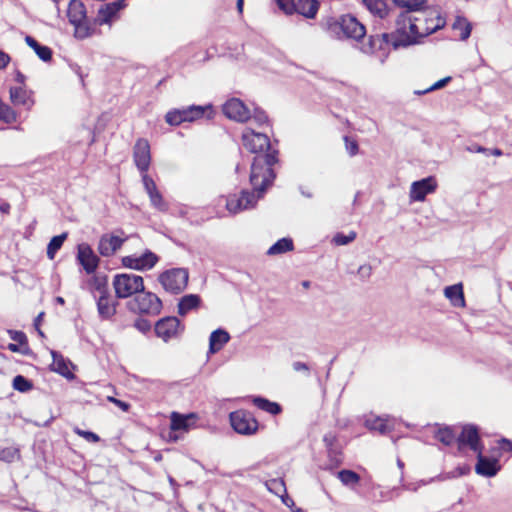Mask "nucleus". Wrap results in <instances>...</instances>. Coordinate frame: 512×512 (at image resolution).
<instances>
[{
  "label": "nucleus",
  "instance_id": "338daca9",
  "mask_svg": "<svg viewBox=\"0 0 512 512\" xmlns=\"http://www.w3.org/2000/svg\"><path fill=\"white\" fill-rule=\"evenodd\" d=\"M15 80H16L18 83H20V84L24 85L25 80H26V77H25V75H24V74H22L20 71H17V72H16V76H15Z\"/></svg>",
  "mask_w": 512,
  "mask_h": 512
},
{
  "label": "nucleus",
  "instance_id": "7ed1b4c3",
  "mask_svg": "<svg viewBox=\"0 0 512 512\" xmlns=\"http://www.w3.org/2000/svg\"><path fill=\"white\" fill-rule=\"evenodd\" d=\"M327 33L336 39L360 40L366 35L365 26L352 15H342L340 18H328L325 23Z\"/></svg>",
  "mask_w": 512,
  "mask_h": 512
},
{
  "label": "nucleus",
  "instance_id": "412c9836",
  "mask_svg": "<svg viewBox=\"0 0 512 512\" xmlns=\"http://www.w3.org/2000/svg\"><path fill=\"white\" fill-rule=\"evenodd\" d=\"M117 304L116 301L112 300L110 294L100 295L97 300L99 316L104 320L111 319L116 313Z\"/></svg>",
  "mask_w": 512,
  "mask_h": 512
},
{
  "label": "nucleus",
  "instance_id": "37998d69",
  "mask_svg": "<svg viewBox=\"0 0 512 512\" xmlns=\"http://www.w3.org/2000/svg\"><path fill=\"white\" fill-rule=\"evenodd\" d=\"M93 287L100 295L109 294L107 288V277L106 276H94L92 279Z\"/></svg>",
  "mask_w": 512,
  "mask_h": 512
},
{
  "label": "nucleus",
  "instance_id": "2eb2a0df",
  "mask_svg": "<svg viewBox=\"0 0 512 512\" xmlns=\"http://www.w3.org/2000/svg\"><path fill=\"white\" fill-rule=\"evenodd\" d=\"M437 188V181L434 176H428L418 181H414L410 188V199L412 201H424L426 196L433 193Z\"/></svg>",
  "mask_w": 512,
  "mask_h": 512
},
{
  "label": "nucleus",
  "instance_id": "052dcab7",
  "mask_svg": "<svg viewBox=\"0 0 512 512\" xmlns=\"http://www.w3.org/2000/svg\"><path fill=\"white\" fill-rule=\"evenodd\" d=\"M108 400L112 403H114L117 407H119L122 411L128 412L130 409V404L122 401L120 399H117L115 397H108Z\"/></svg>",
  "mask_w": 512,
  "mask_h": 512
},
{
  "label": "nucleus",
  "instance_id": "20e7f679",
  "mask_svg": "<svg viewBox=\"0 0 512 512\" xmlns=\"http://www.w3.org/2000/svg\"><path fill=\"white\" fill-rule=\"evenodd\" d=\"M115 295L119 299L129 298L144 290V280L133 273L116 274L113 278Z\"/></svg>",
  "mask_w": 512,
  "mask_h": 512
},
{
  "label": "nucleus",
  "instance_id": "f3484780",
  "mask_svg": "<svg viewBox=\"0 0 512 512\" xmlns=\"http://www.w3.org/2000/svg\"><path fill=\"white\" fill-rule=\"evenodd\" d=\"M77 259L87 274L94 273L99 265L98 256L86 243L78 245Z\"/></svg>",
  "mask_w": 512,
  "mask_h": 512
},
{
  "label": "nucleus",
  "instance_id": "473e14b6",
  "mask_svg": "<svg viewBox=\"0 0 512 512\" xmlns=\"http://www.w3.org/2000/svg\"><path fill=\"white\" fill-rule=\"evenodd\" d=\"M67 236H68V233L64 232L60 235L52 237V239L50 240V242L47 245V257L50 260L54 259L57 251L62 247Z\"/></svg>",
  "mask_w": 512,
  "mask_h": 512
},
{
  "label": "nucleus",
  "instance_id": "4be33fe9",
  "mask_svg": "<svg viewBox=\"0 0 512 512\" xmlns=\"http://www.w3.org/2000/svg\"><path fill=\"white\" fill-rule=\"evenodd\" d=\"M230 340L229 333L222 329L218 328L214 330L209 337V350L208 354H215L219 352L225 344H227Z\"/></svg>",
  "mask_w": 512,
  "mask_h": 512
},
{
  "label": "nucleus",
  "instance_id": "a18cd8bd",
  "mask_svg": "<svg viewBox=\"0 0 512 512\" xmlns=\"http://www.w3.org/2000/svg\"><path fill=\"white\" fill-rule=\"evenodd\" d=\"M356 238V232L354 231H351L349 234L345 235L343 233H337L334 238H333V242L336 244V245H347L349 243H351L352 241H354Z\"/></svg>",
  "mask_w": 512,
  "mask_h": 512
},
{
  "label": "nucleus",
  "instance_id": "dca6fc26",
  "mask_svg": "<svg viewBox=\"0 0 512 512\" xmlns=\"http://www.w3.org/2000/svg\"><path fill=\"white\" fill-rule=\"evenodd\" d=\"M456 440L459 448L469 446V448L476 453L484 449L480 440L478 428L475 425H465Z\"/></svg>",
  "mask_w": 512,
  "mask_h": 512
},
{
  "label": "nucleus",
  "instance_id": "e433bc0d",
  "mask_svg": "<svg viewBox=\"0 0 512 512\" xmlns=\"http://www.w3.org/2000/svg\"><path fill=\"white\" fill-rule=\"evenodd\" d=\"M323 442L328 450L329 457L335 461L336 464L341 463V458L338 451L334 448L336 436L333 433H327L323 437Z\"/></svg>",
  "mask_w": 512,
  "mask_h": 512
},
{
  "label": "nucleus",
  "instance_id": "5fc2aeb1",
  "mask_svg": "<svg viewBox=\"0 0 512 512\" xmlns=\"http://www.w3.org/2000/svg\"><path fill=\"white\" fill-rule=\"evenodd\" d=\"M75 433L77 435L83 437L88 442L97 443L100 441V437L92 431H85V430H81V429L77 428V429H75Z\"/></svg>",
  "mask_w": 512,
  "mask_h": 512
},
{
  "label": "nucleus",
  "instance_id": "9d476101",
  "mask_svg": "<svg viewBox=\"0 0 512 512\" xmlns=\"http://www.w3.org/2000/svg\"><path fill=\"white\" fill-rule=\"evenodd\" d=\"M229 420L233 430L241 435H253L259 427V423L253 414L243 409L231 412Z\"/></svg>",
  "mask_w": 512,
  "mask_h": 512
},
{
  "label": "nucleus",
  "instance_id": "09e8293b",
  "mask_svg": "<svg viewBox=\"0 0 512 512\" xmlns=\"http://www.w3.org/2000/svg\"><path fill=\"white\" fill-rule=\"evenodd\" d=\"M141 176H142V182L144 185V189L147 192L148 196H150L151 194L158 191L156 183L147 173H143V174H141Z\"/></svg>",
  "mask_w": 512,
  "mask_h": 512
},
{
  "label": "nucleus",
  "instance_id": "5701e85b",
  "mask_svg": "<svg viewBox=\"0 0 512 512\" xmlns=\"http://www.w3.org/2000/svg\"><path fill=\"white\" fill-rule=\"evenodd\" d=\"M196 415L193 413L183 415L177 412L171 414L170 428L173 431H187L193 425Z\"/></svg>",
  "mask_w": 512,
  "mask_h": 512
},
{
  "label": "nucleus",
  "instance_id": "9b49d317",
  "mask_svg": "<svg viewBox=\"0 0 512 512\" xmlns=\"http://www.w3.org/2000/svg\"><path fill=\"white\" fill-rule=\"evenodd\" d=\"M242 142L245 148H247L250 152L259 155H265V153H261L264 150H270V140L265 133L255 132L251 128H246L242 134ZM266 154H274L277 159V151H269Z\"/></svg>",
  "mask_w": 512,
  "mask_h": 512
},
{
  "label": "nucleus",
  "instance_id": "680f3d73",
  "mask_svg": "<svg viewBox=\"0 0 512 512\" xmlns=\"http://www.w3.org/2000/svg\"><path fill=\"white\" fill-rule=\"evenodd\" d=\"M21 345H19L18 343H9L8 344V349L11 351V352H20L24 355H27L28 352H29V348L26 347L25 349H21L20 348Z\"/></svg>",
  "mask_w": 512,
  "mask_h": 512
},
{
  "label": "nucleus",
  "instance_id": "f257e3e1",
  "mask_svg": "<svg viewBox=\"0 0 512 512\" xmlns=\"http://www.w3.org/2000/svg\"><path fill=\"white\" fill-rule=\"evenodd\" d=\"M420 16L412 17L407 13H401L396 19V29L392 33L370 35L367 43L361 46L365 54H374L377 50L384 51L381 63L387 57L386 46L391 45L394 49L408 47L419 42L420 38L426 37L446 24L445 19L435 10L418 11Z\"/></svg>",
  "mask_w": 512,
  "mask_h": 512
},
{
  "label": "nucleus",
  "instance_id": "a19ab883",
  "mask_svg": "<svg viewBox=\"0 0 512 512\" xmlns=\"http://www.w3.org/2000/svg\"><path fill=\"white\" fill-rule=\"evenodd\" d=\"M338 478L346 486L357 484L360 481V476L356 472L347 469L339 471Z\"/></svg>",
  "mask_w": 512,
  "mask_h": 512
},
{
  "label": "nucleus",
  "instance_id": "c9c22d12",
  "mask_svg": "<svg viewBox=\"0 0 512 512\" xmlns=\"http://www.w3.org/2000/svg\"><path fill=\"white\" fill-rule=\"evenodd\" d=\"M267 489L274 493L277 496L283 497L284 494H286V486L283 479L276 478L271 479L266 482ZM283 502L288 505V498L284 499L282 498Z\"/></svg>",
  "mask_w": 512,
  "mask_h": 512
},
{
  "label": "nucleus",
  "instance_id": "bf43d9fd",
  "mask_svg": "<svg viewBox=\"0 0 512 512\" xmlns=\"http://www.w3.org/2000/svg\"><path fill=\"white\" fill-rule=\"evenodd\" d=\"M292 368L296 372H303L306 376L310 374L309 366L304 362L295 361L292 364Z\"/></svg>",
  "mask_w": 512,
  "mask_h": 512
},
{
  "label": "nucleus",
  "instance_id": "69168bd1",
  "mask_svg": "<svg viewBox=\"0 0 512 512\" xmlns=\"http://www.w3.org/2000/svg\"><path fill=\"white\" fill-rule=\"evenodd\" d=\"M11 206L7 202H3L0 204V212L2 214H9L10 213Z\"/></svg>",
  "mask_w": 512,
  "mask_h": 512
},
{
  "label": "nucleus",
  "instance_id": "6e6d98bb",
  "mask_svg": "<svg viewBox=\"0 0 512 512\" xmlns=\"http://www.w3.org/2000/svg\"><path fill=\"white\" fill-rule=\"evenodd\" d=\"M361 280L365 281L372 275V267L369 264L361 265L357 271Z\"/></svg>",
  "mask_w": 512,
  "mask_h": 512
},
{
  "label": "nucleus",
  "instance_id": "bb28decb",
  "mask_svg": "<svg viewBox=\"0 0 512 512\" xmlns=\"http://www.w3.org/2000/svg\"><path fill=\"white\" fill-rule=\"evenodd\" d=\"M444 294L450 300L451 304L454 307H464L465 306V298H464L462 284H454L451 286H447L444 289Z\"/></svg>",
  "mask_w": 512,
  "mask_h": 512
},
{
  "label": "nucleus",
  "instance_id": "f704fd0d",
  "mask_svg": "<svg viewBox=\"0 0 512 512\" xmlns=\"http://www.w3.org/2000/svg\"><path fill=\"white\" fill-rule=\"evenodd\" d=\"M367 8L371 13L383 19L387 16L388 10L384 0H365Z\"/></svg>",
  "mask_w": 512,
  "mask_h": 512
},
{
  "label": "nucleus",
  "instance_id": "4c0bfd02",
  "mask_svg": "<svg viewBox=\"0 0 512 512\" xmlns=\"http://www.w3.org/2000/svg\"><path fill=\"white\" fill-rule=\"evenodd\" d=\"M138 258L143 271L153 268L159 260V257L150 250H146L141 256H138Z\"/></svg>",
  "mask_w": 512,
  "mask_h": 512
},
{
  "label": "nucleus",
  "instance_id": "1a4fd4ad",
  "mask_svg": "<svg viewBox=\"0 0 512 512\" xmlns=\"http://www.w3.org/2000/svg\"><path fill=\"white\" fill-rule=\"evenodd\" d=\"M211 105H191L181 109H173L167 112L165 120L169 125L178 126L183 122H193L204 116L206 110H211Z\"/></svg>",
  "mask_w": 512,
  "mask_h": 512
},
{
  "label": "nucleus",
  "instance_id": "6e6552de",
  "mask_svg": "<svg viewBox=\"0 0 512 512\" xmlns=\"http://www.w3.org/2000/svg\"><path fill=\"white\" fill-rule=\"evenodd\" d=\"M67 16L69 22L75 27V35L78 38L83 39L91 34V29L86 17V8L81 1H70Z\"/></svg>",
  "mask_w": 512,
  "mask_h": 512
},
{
  "label": "nucleus",
  "instance_id": "58836bf2",
  "mask_svg": "<svg viewBox=\"0 0 512 512\" xmlns=\"http://www.w3.org/2000/svg\"><path fill=\"white\" fill-rule=\"evenodd\" d=\"M435 438L447 446L451 445L456 439L450 427L439 428L435 434Z\"/></svg>",
  "mask_w": 512,
  "mask_h": 512
},
{
  "label": "nucleus",
  "instance_id": "72a5a7b5",
  "mask_svg": "<svg viewBox=\"0 0 512 512\" xmlns=\"http://www.w3.org/2000/svg\"><path fill=\"white\" fill-rule=\"evenodd\" d=\"M394 3L402 8H406L404 13L410 15V12H417L424 9L427 0H393Z\"/></svg>",
  "mask_w": 512,
  "mask_h": 512
},
{
  "label": "nucleus",
  "instance_id": "6ab92c4d",
  "mask_svg": "<svg viewBox=\"0 0 512 512\" xmlns=\"http://www.w3.org/2000/svg\"><path fill=\"white\" fill-rule=\"evenodd\" d=\"M127 240V237L114 234H104L98 244V251L104 257L112 256L122 244Z\"/></svg>",
  "mask_w": 512,
  "mask_h": 512
},
{
  "label": "nucleus",
  "instance_id": "79ce46f5",
  "mask_svg": "<svg viewBox=\"0 0 512 512\" xmlns=\"http://www.w3.org/2000/svg\"><path fill=\"white\" fill-rule=\"evenodd\" d=\"M16 118L15 111L8 105L0 102V120L11 124L16 121Z\"/></svg>",
  "mask_w": 512,
  "mask_h": 512
},
{
  "label": "nucleus",
  "instance_id": "4468645a",
  "mask_svg": "<svg viewBox=\"0 0 512 512\" xmlns=\"http://www.w3.org/2000/svg\"><path fill=\"white\" fill-rule=\"evenodd\" d=\"M133 160L141 174L147 173L151 163L150 145L146 139L140 138L133 148Z\"/></svg>",
  "mask_w": 512,
  "mask_h": 512
},
{
  "label": "nucleus",
  "instance_id": "f03ea898",
  "mask_svg": "<svg viewBox=\"0 0 512 512\" xmlns=\"http://www.w3.org/2000/svg\"><path fill=\"white\" fill-rule=\"evenodd\" d=\"M276 162L274 154L254 157L250 173L253 190H242L240 195H229L226 199V208L230 213L236 214L255 206L257 200L262 197L276 177L273 170Z\"/></svg>",
  "mask_w": 512,
  "mask_h": 512
},
{
  "label": "nucleus",
  "instance_id": "4d7b16f0",
  "mask_svg": "<svg viewBox=\"0 0 512 512\" xmlns=\"http://www.w3.org/2000/svg\"><path fill=\"white\" fill-rule=\"evenodd\" d=\"M346 150L350 156H355L358 153V143L354 140H350L349 137L345 136Z\"/></svg>",
  "mask_w": 512,
  "mask_h": 512
},
{
  "label": "nucleus",
  "instance_id": "7c9ffc66",
  "mask_svg": "<svg viewBox=\"0 0 512 512\" xmlns=\"http://www.w3.org/2000/svg\"><path fill=\"white\" fill-rule=\"evenodd\" d=\"M452 28L454 30L460 31V40H467L470 37L471 31H472V25L471 23L462 16H457Z\"/></svg>",
  "mask_w": 512,
  "mask_h": 512
},
{
  "label": "nucleus",
  "instance_id": "0e129e2a",
  "mask_svg": "<svg viewBox=\"0 0 512 512\" xmlns=\"http://www.w3.org/2000/svg\"><path fill=\"white\" fill-rule=\"evenodd\" d=\"M44 313L41 312L34 320V326L37 329L40 336H44L43 332L39 329L40 322L42 320Z\"/></svg>",
  "mask_w": 512,
  "mask_h": 512
},
{
  "label": "nucleus",
  "instance_id": "2f4dec72",
  "mask_svg": "<svg viewBox=\"0 0 512 512\" xmlns=\"http://www.w3.org/2000/svg\"><path fill=\"white\" fill-rule=\"evenodd\" d=\"M293 241L290 238H281L267 251L268 255H278L293 250Z\"/></svg>",
  "mask_w": 512,
  "mask_h": 512
},
{
  "label": "nucleus",
  "instance_id": "3c124183",
  "mask_svg": "<svg viewBox=\"0 0 512 512\" xmlns=\"http://www.w3.org/2000/svg\"><path fill=\"white\" fill-rule=\"evenodd\" d=\"M18 457H19V452L17 449L5 448V449L0 450V460L6 461V462H13Z\"/></svg>",
  "mask_w": 512,
  "mask_h": 512
},
{
  "label": "nucleus",
  "instance_id": "49530a36",
  "mask_svg": "<svg viewBox=\"0 0 512 512\" xmlns=\"http://www.w3.org/2000/svg\"><path fill=\"white\" fill-rule=\"evenodd\" d=\"M149 198L152 206H154L156 209H158L159 211L167 210V204L159 191H156L155 193L151 194Z\"/></svg>",
  "mask_w": 512,
  "mask_h": 512
},
{
  "label": "nucleus",
  "instance_id": "39448f33",
  "mask_svg": "<svg viewBox=\"0 0 512 512\" xmlns=\"http://www.w3.org/2000/svg\"><path fill=\"white\" fill-rule=\"evenodd\" d=\"M161 299L152 292H139L133 299L127 302L129 311L137 314L156 316L162 310Z\"/></svg>",
  "mask_w": 512,
  "mask_h": 512
},
{
  "label": "nucleus",
  "instance_id": "393cba45",
  "mask_svg": "<svg viewBox=\"0 0 512 512\" xmlns=\"http://www.w3.org/2000/svg\"><path fill=\"white\" fill-rule=\"evenodd\" d=\"M365 425L370 430L378 431L380 434H387L394 428V420L390 418H368Z\"/></svg>",
  "mask_w": 512,
  "mask_h": 512
},
{
  "label": "nucleus",
  "instance_id": "13d9d810",
  "mask_svg": "<svg viewBox=\"0 0 512 512\" xmlns=\"http://www.w3.org/2000/svg\"><path fill=\"white\" fill-rule=\"evenodd\" d=\"M466 150L471 152V153H482L486 157H488L489 148H485V147H483L481 145H478L476 143H473V144H470V145L466 146Z\"/></svg>",
  "mask_w": 512,
  "mask_h": 512
},
{
  "label": "nucleus",
  "instance_id": "c03bdc74",
  "mask_svg": "<svg viewBox=\"0 0 512 512\" xmlns=\"http://www.w3.org/2000/svg\"><path fill=\"white\" fill-rule=\"evenodd\" d=\"M250 119H253V121L259 127L268 123V116H267L266 112L258 107L254 108L253 113H251Z\"/></svg>",
  "mask_w": 512,
  "mask_h": 512
},
{
  "label": "nucleus",
  "instance_id": "864d4df0",
  "mask_svg": "<svg viewBox=\"0 0 512 512\" xmlns=\"http://www.w3.org/2000/svg\"><path fill=\"white\" fill-rule=\"evenodd\" d=\"M134 327L143 334L149 332L152 328L151 322L144 318H137L134 322Z\"/></svg>",
  "mask_w": 512,
  "mask_h": 512
},
{
  "label": "nucleus",
  "instance_id": "ddd939ff",
  "mask_svg": "<svg viewBox=\"0 0 512 512\" xmlns=\"http://www.w3.org/2000/svg\"><path fill=\"white\" fill-rule=\"evenodd\" d=\"M222 111L227 118L237 122H246L251 117L249 108L237 98L227 100L222 107Z\"/></svg>",
  "mask_w": 512,
  "mask_h": 512
},
{
  "label": "nucleus",
  "instance_id": "de8ad7c7",
  "mask_svg": "<svg viewBox=\"0 0 512 512\" xmlns=\"http://www.w3.org/2000/svg\"><path fill=\"white\" fill-rule=\"evenodd\" d=\"M122 264L126 268L143 271L142 267L140 266L139 258L135 255H129L122 258Z\"/></svg>",
  "mask_w": 512,
  "mask_h": 512
},
{
  "label": "nucleus",
  "instance_id": "423d86ee",
  "mask_svg": "<svg viewBox=\"0 0 512 512\" xmlns=\"http://www.w3.org/2000/svg\"><path fill=\"white\" fill-rule=\"evenodd\" d=\"M275 2L286 15L296 13L307 19H314L320 7L318 0H275Z\"/></svg>",
  "mask_w": 512,
  "mask_h": 512
},
{
  "label": "nucleus",
  "instance_id": "cd10ccee",
  "mask_svg": "<svg viewBox=\"0 0 512 512\" xmlns=\"http://www.w3.org/2000/svg\"><path fill=\"white\" fill-rule=\"evenodd\" d=\"M252 402L258 409L271 415L275 416L282 412V407L279 403L270 401L267 398L256 396L253 398Z\"/></svg>",
  "mask_w": 512,
  "mask_h": 512
},
{
  "label": "nucleus",
  "instance_id": "a211bd4d",
  "mask_svg": "<svg viewBox=\"0 0 512 512\" xmlns=\"http://www.w3.org/2000/svg\"><path fill=\"white\" fill-rule=\"evenodd\" d=\"M501 469L498 459L483 455V450L477 452L475 471L484 477H494Z\"/></svg>",
  "mask_w": 512,
  "mask_h": 512
},
{
  "label": "nucleus",
  "instance_id": "b1692460",
  "mask_svg": "<svg viewBox=\"0 0 512 512\" xmlns=\"http://www.w3.org/2000/svg\"><path fill=\"white\" fill-rule=\"evenodd\" d=\"M201 304V298L197 294L184 295L178 302L177 311L180 316L187 315L190 311L196 310Z\"/></svg>",
  "mask_w": 512,
  "mask_h": 512
},
{
  "label": "nucleus",
  "instance_id": "f8f14e48",
  "mask_svg": "<svg viewBox=\"0 0 512 512\" xmlns=\"http://www.w3.org/2000/svg\"><path fill=\"white\" fill-rule=\"evenodd\" d=\"M184 328V325L177 317L166 316L155 323L154 330L157 337L161 338L164 342H168L180 337Z\"/></svg>",
  "mask_w": 512,
  "mask_h": 512
},
{
  "label": "nucleus",
  "instance_id": "a878e982",
  "mask_svg": "<svg viewBox=\"0 0 512 512\" xmlns=\"http://www.w3.org/2000/svg\"><path fill=\"white\" fill-rule=\"evenodd\" d=\"M10 98L15 105H22L29 108L33 104L31 93L21 86L10 88Z\"/></svg>",
  "mask_w": 512,
  "mask_h": 512
},
{
  "label": "nucleus",
  "instance_id": "c85d7f7f",
  "mask_svg": "<svg viewBox=\"0 0 512 512\" xmlns=\"http://www.w3.org/2000/svg\"><path fill=\"white\" fill-rule=\"evenodd\" d=\"M25 42L42 61L48 62L52 59V50L48 46L41 45L36 39L29 35L25 37Z\"/></svg>",
  "mask_w": 512,
  "mask_h": 512
},
{
  "label": "nucleus",
  "instance_id": "c756f323",
  "mask_svg": "<svg viewBox=\"0 0 512 512\" xmlns=\"http://www.w3.org/2000/svg\"><path fill=\"white\" fill-rule=\"evenodd\" d=\"M122 8V5L119 1L105 4L103 7L99 9L98 16L100 24L109 23L113 17L116 16L117 12Z\"/></svg>",
  "mask_w": 512,
  "mask_h": 512
},
{
  "label": "nucleus",
  "instance_id": "aec40b11",
  "mask_svg": "<svg viewBox=\"0 0 512 512\" xmlns=\"http://www.w3.org/2000/svg\"><path fill=\"white\" fill-rule=\"evenodd\" d=\"M51 356L53 359L50 365V370L60 374L67 379H74L75 375L70 371L69 366L72 365L71 361L64 358V356L55 350H51Z\"/></svg>",
  "mask_w": 512,
  "mask_h": 512
},
{
  "label": "nucleus",
  "instance_id": "e2e57ef3",
  "mask_svg": "<svg viewBox=\"0 0 512 512\" xmlns=\"http://www.w3.org/2000/svg\"><path fill=\"white\" fill-rule=\"evenodd\" d=\"M10 62V56L0 50V69H4Z\"/></svg>",
  "mask_w": 512,
  "mask_h": 512
},
{
  "label": "nucleus",
  "instance_id": "8fccbe9b",
  "mask_svg": "<svg viewBox=\"0 0 512 512\" xmlns=\"http://www.w3.org/2000/svg\"><path fill=\"white\" fill-rule=\"evenodd\" d=\"M8 334L11 340L15 341L21 346H27L28 339L24 332L18 330H8Z\"/></svg>",
  "mask_w": 512,
  "mask_h": 512
},
{
  "label": "nucleus",
  "instance_id": "774afa93",
  "mask_svg": "<svg viewBox=\"0 0 512 512\" xmlns=\"http://www.w3.org/2000/svg\"><path fill=\"white\" fill-rule=\"evenodd\" d=\"M503 442V448L507 451H511L512 452V441L508 440V439H503L502 440Z\"/></svg>",
  "mask_w": 512,
  "mask_h": 512
},
{
  "label": "nucleus",
  "instance_id": "603ef678",
  "mask_svg": "<svg viewBox=\"0 0 512 512\" xmlns=\"http://www.w3.org/2000/svg\"><path fill=\"white\" fill-rule=\"evenodd\" d=\"M451 81V77H445L443 79H440L439 81L435 82L432 86H430L429 88L423 90V91H417L416 93L418 95H423V94H426L428 92H431V91H434V90H438V89H441L443 87H445L449 82Z\"/></svg>",
  "mask_w": 512,
  "mask_h": 512
},
{
  "label": "nucleus",
  "instance_id": "0eeeda50",
  "mask_svg": "<svg viewBox=\"0 0 512 512\" xmlns=\"http://www.w3.org/2000/svg\"><path fill=\"white\" fill-rule=\"evenodd\" d=\"M189 273L185 268H172L162 272L158 280L165 291L171 294L181 293L188 284Z\"/></svg>",
  "mask_w": 512,
  "mask_h": 512
},
{
  "label": "nucleus",
  "instance_id": "ea45409f",
  "mask_svg": "<svg viewBox=\"0 0 512 512\" xmlns=\"http://www.w3.org/2000/svg\"><path fill=\"white\" fill-rule=\"evenodd\" d=\"M12 386L15 390L25 393L33 388V383L23 375H17L13 378Z\"/></svg>",
  "mask_w": 512,
  "mask_h": 512
}]
</instances>
